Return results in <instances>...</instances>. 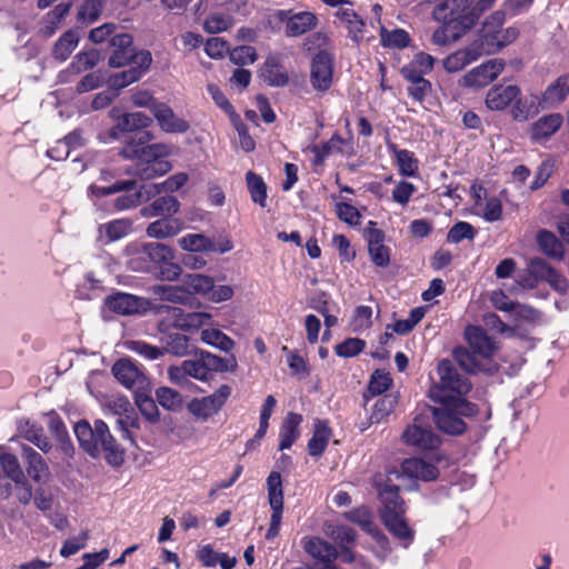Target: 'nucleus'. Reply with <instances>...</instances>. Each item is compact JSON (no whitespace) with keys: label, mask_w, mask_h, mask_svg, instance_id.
Instances as JSON below:
<instances>
[{"label":"nucleus","mask_w":569,"mask_h":569,"mask_svg":"<svg viewBox=\"0 0 569 569\" xmlns=\"http://www.w3.org/2000/svg\"><path fill=\"white\" fill-rule=\"evenodd\" d=\"M278 18L286 22L287 37H299L316 28L318 18L309 11L290 14V11H279Z\"/></svg>","instance_id":"a211bd4d"},{"label":"nucleus","mask_w":569,"mask_h":569,"mask_svg":"<svg viewBox=\"0 0 569 569\" xmlns=\"http://www.w3.org/2000/svg\"><path fill=\"white\" fill-rule=\"evenodd\" d=\"M48 428L50 432L62 442L66 452L72 449L71 442L68 440V432L61 418L56 413L49 415Z\"/></svg>","instance_id":"0e129e2a"},{"label":"nucleus","mask_w":569,"mask_h":569,"mask_svg":"<svg viewBox=\"0 0 569 569\" xmlns=\"http://www.w3.org/2000/svg\"><path fill=\"white\" fill-rule=\"evenodd\" d=\"M233 365L229 367L228 360L212 355L208 351H201L196 359H188L178 366L168 368L169 380L178 386H184L190 378L199 381H208L216 372H226L236 368L234 357H231Z\"/></svg>","instance_id":"39448f33"},{"label":"nucleus","mask_w":569,"mask_h":569,"mask_svg":"<svg viewBox=\"0 0 569 569\" xmlns=\"http://www.w3.org/2000/svg\"><path fill=\"white\" fill-rule=\"evenodd\" d=\"M540 109H542L541 96L539 97L536 93L521 96L520 93L513 100L511 117L516 121L523 122L537 116Z\"/></svg>","instance_id":"393cba45"},{"label":"nucleus","mask_w":569,"mask_h":569,"mask_svg":"<svg viewBox=\"0 0 569 569\" xmlns=\"http://www.w3.org/2000/svg\"><path fill=\"white\" fill-rule=\"evenodd\" d=\"M152 119L143 112H127L118 118L117 128L120 131H136L150 127Z\"/></svg>","instance_id":"58836bf2"},{"label":"nucleus","mask_w":569,"mask_h":569,"mask_svg":"<svg viewBox=\"0 0 569 569\" xmlns=\"http://www.w3.org/2000/svg\"><path fill=\"white\" fill-rule=\"evenodd\" d=\"M166 347L163 351H167L177 357H184L192 352V347L189 343V338L182 333H170L166 337Z\"/></svg>","instance_id":"864d4df0"},{"label":"nucleus","mask_w":569,"mask_h":569,"mask_svg":"<svg viewBox=\"0 0 569 569\" xmlns=\"http://www.w3.org/2000/svg\"><path fill=\"white\" fill-rule=\"evenodd\" d=\"M153 292L162 300L173 303H189L192 299L190 291L181 286H156Z\"/></svg>","instance_id":"37998d69"},{"label":"nucleus","mask_w":569,"mask_h":569,"mask_svg":"<svg viewBox=\"0 0 569 569\" xmlns=\"http://www.w3.org/2000/svg\"><path fill=\"white\" fill-rule=\"evenodd\" d=\"M465 338L469 349L457 348L453 351V357L459 366L469 373L496 372L498 367L491 362V358L499 349L498 342L477 326H468L465 330Z\"/></svg>","instance_id":"7ed1b4c3"},{"label":"nucleus","mask_w":569,"mask_h":569,"mask_svg":"<svg viewBox=\"0 0 569 569\" xmlns=\"http://www.w3.org/2000/svg\"><path fill=\"white\" fill-rule=\"evenodd\" d=\"M178 242L183 250L191 252H210V249H214V241L200 233L186 234Z\"/></svg>","instance_id":"c03bdc74"},{"label":"nucleus","mask_w":569,"mask_h":569,"mask_svg":"<svg viewBox=\"0 0 569 569\" xmlns=\"http://www.w3.org/2000/svg\"><path fill=\"white\" fill-rule=\"evenodd\" d=\"M79 43V34L74 30L66 31L53 47V58L59 61H66Z\"/></svg>","instance_id":"ea45409f"},{"label":"nucleus","mask_w":569,"mask_h":569,"mask_svg":"<svg viewBox=\"0 0 569 569\" xmlns=\"http://www.w3.org/2000/svg\"><path fill=\"white\" fill-rule=\"evenodd\" d=\"M127 348L140 355L147 360H156L163 356L164 351L156 346L149 345L146 341L133 340L127 342Z\"/></svg>","instance_id":"69168bd1"},{"label":"nucleus","mask_w":569,"mask_h":569,"mask_svg":"<svg viewBox=\"0 0 569 569\" xmlns=\"http://www.w3.org/2000/svg\"><path fill=\"white\" fill-rule=\"evenodd\" d=\"M134 402L141 415L151 422L159 420V410L154 400L150 396V388L148 390H140L134 393Z\"/></svg>","instance_id":"a18cd8bd"},{"label":"nucleus","mask_w":569,"mask_h":569,"mask_svg":"<svg viewBox=\"0 0 569 569\" xmlns=\"http://www.w3.org/2000/svg\"><path fill=\"white\" fill-rule=\"evenodd\" d=\"M376 487L378 488L379 498L382 502L380 515L387 511L406 512L405 501L399 495L398 486L385 485L381 487L380 483L376 482Z\"/></svg>","instance_id":"7c9ffc66"},{"label":"nucleus","mask_w":569,"mask_h":569,"mask_svg":"<svg viewBox=\"0 0 569 569\" xmlns=\"http://www.w3.org/2000/svg\"><path fill=\"white\" fill-rule=\"evenodd\" d=\"M442 26L437 28L431 37L432 42L436 46L445 47L450 42L458 41L462 36H457V31H459L455 24H449V22H441Z\"/></svg>","instance_id":"bf43d9fd"},{"label":"nucleus","mask_w":569,"mask_h":569,"mask_svg":"<svg viewBox=\"0 0 569 569\" xmlns=\"http://www.w3.org/2000/svg\"><path fill=\"white\" fill-rule=\"evenodd\" d=\"M246 180L251 200L264 208L267 206V186L262 178L252 171H248Z\"/></svg>","instance_id":"49530a36"},{"label":"nucleus","mask_w":569,"mask_h":569,"mask_svg":"<svg viewBox=\"0 0 569 569\" xmlns=\"http://www.w3.org/2000/svg\"><path fill=\"white\" fill-rule=\"evenodd\" d=\"M302 422V416L295 412H289L284 418L280 428L279 437V450L289 449L295 441L299 438L300 431L299 426Z\"/></svg>","instance_id":"c756f323"},{"label":"nucleus","mask_w":569,"mask_h":569,"mask_svg":"<svg viewBox=\"0 0 569 569\" xmlns=\"http://www.w3.org/2000/svg\"><path fill=\"white\" fill-rule=\"evenodd\" d=\"M187 181L188 174L184 172L172 174L162 183H153L148 186V189L146 190L147 198L149 199L151 196L159 194L162 191L174 192L183 187Z\"/></svg>","instance_id":"3c124183"},{"label":"nucleus","mask_w":569,"mask_h":569,"mask_svg":"<svg viewBox=\"0 0 569 569\" xmlns=\"http://www.w3.org/2000/svg\"><path fill=\"white\" fill-rule=\"evenodd\" d=\"M179 219L161 218L147 227V236L154 239H166L178 234L182 230Z\"/></svg>","instance_id":"473e14b6"},{"label":"nucleus","mask_w":569,"mask_h":569,"mask_svg":"<svg viewBox=\"0 0 569 569\" xmlns=\"http://www.w3.org/2000/svg\"><path fill=\"white\" fill-rule=\"evenodd\" d=\"M172 317L176 327L182 330L198 329L211 320V315L207 312H188L184 313L180 308H172Z\"/></svg>","instance_id":"72a5a7b5"},{"label":"nucleus","mask_w":569,"mask_h":569,"mask_svg":"<svg viewBox=\"0 0 569 569\" xmlns=\"http://www.w3.org/2000/svg\"><path fill=\"white\" fill-rule=\"evenodd\" d=\"M152 62V56L148 50H140L136 57L134 63L129 66L127 70L114 73L110 77V87L117 92L119 90L139 81L149 70Z\"/></svg>","instance_id":"9b49d317"},{"label":"nucleus","mask_w":569,"mask_h":569,"mask_svg":"<svg viewBox=\"0 0 569 569\" xmlns=\"http://www.w3.org/2000/svg\"><path fill=\"white\" fill-rule=\"evenodd\" d=\"M114 378L127 389L136 393L140 390H148L150 381L143 370L130 359L118 360L111 369Z\"/></svg>","instance_id":"9d476101"},{"label":"nucleus","mask_w":569,"mask_h":569,"mask_svg":"<svg viewBox=\"0 0 569 569\" xmlns=\"http://www.w3.org/2000/svg\"><path fill=\"white\" fill-rule=\"evenodd\" d=\"M104 305L109 310L123 316L146 312L150 308L149 300L124 292L108 296Z\"/></svg>","instance_id":"4468645a"},{"label":"nucleus","mask_w":569,"mask_h":569,"mask_svg":"<svg viewBox=\"0 0 569 569\" xmlns=\"http://www.w3.org/2000/svg\"><path fill=\"white\" fill-rule=\"evenodd\" d=\"M152 114L161 130L167 133H183L189 129V123L179 118L164 102L160 101L152 111Z\"/></svg>","instance_id":"412c9836"},{"label":"nucleus","mask_w":569,"mask_h":569,"mask_svg":"<svg viewBox=\"0 0 569 569\" xmlns=\"http://www.w3.org/2000/svg\"><path fill=\"white\" fill-rule=\"evenodd\" d=\"M268 501L271 508L270 526H281L283 512V488L279 471H271L267 478Z\"/></svg>","instance_id":"f3484780"},{"label":"nucleus","mask_w":569,"mask_h":569,"mask_svg":"<svg viewBox=\"0 0 569 569\" xmlns=\"http://www.w3.org/2000/svg\"><path fill=\"white\" fill-rule=\"evenodd\" d=\"M302 545L310 557L323 565H329L338 558L337 547L320 537H306Z\"/></svg>","instance_id":"4be33fe9"},{"label":"nucleus","mask_w":569,"mask_h":569,"mask_svg":"<svg viewBox=\"0 0 569 569\" xmlns=\"http://www.w3.org/2000/svg\"><path fill=\"white\" fill-rule=\"evenodd\" d=\"M343 139L339 134H333L330 140L320 146H312L311 152L315 154V164H321L327 157L333 152H341Z\"/></svg>","instance_id":"603ef678"},{"label":"nucleus","mask_w":569,"mask_h":569,"mask_svg":"<svg viewBox=\"0 0 569 569\" xmlns=\"http://www.w3.org/2000/svg\"><path fill=\"white\" fill-rule=\"evenodd\" d=\"M100 53L96 49L80 52L76 56L74 60L70 66V69L74 73H80L93 68L100 61Z\"/></svg>","instance_id":"13d9d810"},{"label":"nucleus","mask_w":569,"mask_h":569,"mask_svg":"<svg viewBox=\"0 0 569 569\" xmlns=\"http://www.w3.org/2000/svg\"><path fill=\"white\" fill-rule=\"evenodd\" d=\"M396 403L397 399L391 395L379 398L372 406L371 413L369 416V425L381 422L392 412Z\"/></svg>","instance_id":"5fc2aeb1"},{"label":"nucleus","mask_w":569,"mask_h":569,"mask_svg":"<svg viewBox=\"0 0 569 569\" xmlns=\"http://www.w3.org/2000/svg\"><path fill=\"white\" fill-rule=\"evenodd\" d=\"M405 512L387 511L381 513V520L389 532L408 548L415 539V530L409 527Z\"/></svg>","instance_id":"6ab92c4d"},{"label":"nucleus","mask_w":569,"mask_h":569,"mask_svg":"<svg viewBox=\"0 0 569 569\" xmlns=\"http://www.w3.org/2000/svg\"><path fill=\"white\" fill-rule=\"evenodd\" d=\"M71 9V3H59L44 18L43 32L47 36H52L62 20L68 16Z\"/></svg>","instance_id":"6e6d98bb"},{"label":"nucleus","mask_w":569,"mask_h":569,"mask_svg":"<svg viewBox=\"0 0 569 569\" xmlns=\"http://www.w3.org/2000/svg\"><path fill=\"white\" fill-rule=\"evenodd\" d=\"M131 229V223L124 219L113 220L99 226L100 238L106 237L107 242H112L126 237Z\"/></svg>","instance_id":"79ce46f5"},{"label":"nucleus","mask_w":569,"mask_h":569,"mask_svg":"<svg viewBox=\"0 0 569 569\" xmlns=\"http://www.w3.org/2000/svg\"><path fill=\"white\" fill-rule=\"evenodd\" d=\"M475 228L466 221H460L453 224L447 233V242L459 243L465 239L473 240L476 237Z\"/></svg>","instance_id":"680f3d73"},{"label":"nucleus","mask_w":569,"mask_h":569,"mask_svg":"<svg viewBox=\"0 0 569 569\" xmlns=\"http://www.w3.org/2000/svg\"><path fill=\"white\" fill-rule=\"evenodd\" d=\"M201 340L221 351L229 352L234 347V341L216 328H209L201 331Z\"/></svg>","instance_id":"de8ad7c7"},{"label":"nucleus","mask_w":569,"mask_h":569,"mask_svg":"<svg viewBox=\"0 0 569 569\" xmlns=\"http://www.w3.org/2000/svg\"><path fill=\"white\" fill-rule=\"evenodd\" d=\"M231 395V388L228 385L220 386L213 393L194 398L188 403L189 412L203 421L219 412Z\"/></svg>","instance_id":"1a4fd4ad"},{"label":"nucleus","mask_w":569,"mask_h":569,"mask_svg":"<svg viewBox=\"0 0 569 569\" xmlns=\"http://www.w3.org/2000/svg\"><path fill=\"white\" fill-rule=\"evenodd\" d=\"M401 473L409 479L431 481L438 477L439 471L431 462L420 458H409L401 463Z\"/></svg>","instance_id":"b1692460"},{"label":"nucleus","mask_w":569,"mask_h":569,"mask_svg":"<svg viewBox=\"0 0 569 569\" xmlns=\"http://www.w3.org/2000/svg\"><path fill=\"white\" fill-rule=\"evenodd\" d=\"M539 249L549 258L561 261L565 258L566 248L558 237L547 229H541L536 234Z\"/></svg>","instance_id":"cd10ccee"},{"label":"nucleus","mask_w":569,"mask_h":569,"mask_svg":"<svg viewBox=\"0 0 569 569\" xmlns=\"http://www.w3.org/2000/svg\"><path fill=\"white\" fill-rule=\"evenodd\" d=\"M231 26L232 18L222 13L211 14L203 22V29L208 33H219L228 30Z\"/></svg>","instance_id":"338daca9"},{"label":"nucleus","mask_w":569,"mask_h":569,"mask_svg":"<svg viewBox=\"0 0 569 569\" xmlns=\"http://www.w3.org/2000/svg\"><path fill=\"white\" fill-rule=\"evenodd\" d=\"M380 41L383 47L393 49H403L409 46V33L403 29L387 30L380 26Z\"/></svg>","instance_id":"8fccbe9b"},{"label":"nucleus","mask_w":569,"mask_h":569,"mask_svg":"<svg viewBox=\"0 0 569 569\" xmlns=\"http://www.w3.org/2000/svg\"><path fill=\"white\" fill-rule=\"evenodd\" d=\"M402 439L406 445L420 451L433 450L440 445V438L431 428L422 427L416 422L406 428L402 433Z\"/></svg>","instance_id":"dca6fc26"},{"label":"nucleus","mask_w":569,"mask_h":569,"mask_svg":"<svg viewBox=\"0 0 569 569\" xmlns=\"http://www.w3.org/2000/svg\"><path fill=\"white\" fill-rule=\"evenodd\" d=\"M100 295L99 281L88 274L83 282L77 287L76 297L80 300H93Z\"/></svg>","instance_id":"774afa93"},{"label":"nucleus","mask_w":569,"mask_h":569,"mask_svg":"<svg viewBox=\"0 0 569 569\" xmlns=\"http://www.w3.org/2000/svg\"><path fill=\"white\" fill-rule=\"evenodd\" d=\"M333 81V59L326 51H319L310 67V83L318 92H326Z\"/></svg>","instance_id":"f8f14e48"},{"label":"nucleus","mask_w":569,"mask_h":569,"mask_svg":"<svg viewBox=\"0 0 569 569\" xmlns=\"http://www.w3.org/2000/svg\"><path fill=\"white\" fill-rule=\"evenodd\" d=\"M562 122L563 118L560 113L543 116L532 123L530 138L533 141L546 140L560 129Z\"/></svg>","instance_id":"bb28decb"},{"label":"nucleus","mask_w":569,"mask_h":569,"mask_svg":"<svg viewBox=\"0 0 569 569\" xmlns=\"http://www.w3.org/2000/svg\"><path fill=\"white\" fill-rule=\"evenodd\" d=\"M520 94V88L516 84L493 86L486 96V106L492 111L507 109Z\"/></svg>","instance_id":"aec40b11"},{"label":"nucleus","mask_w":569,"mask_h":569,"mask_svg":"<svg viewBox=\"0 0 569 569\" xmlns=\"http://www.w3.org/2000/svg\"><path fill=\"white\" fill-rule=\"evenodd\" d=\"M126 264L134 272H154L162 280L174 281L181 273L179 264L172 262V250L160 242H133L124 249Z\"/></svg>","instance_id":"f03ea898"},{"label":"nucleus","mask_w":569,"mask_h":569,"mask_svg":"<svg viewBox=\"0 0 569 569\" xmlns=\"http://www.w3.org/2000/svg\"><path fill=\"white\" fill-rule=\"evenodd\" d=\"M170 148L163 143H153L139 148L127 146L121 154L124 158L136 159L132 173L142 180H150L166 174L171 164L164 158L169 154Z\"/></svg>","instance_id":"423d86ee"},{"label":"nucleus","mask_w":569,"mask_h":569,"mask_svg":"<svg viewBox=\"0 0 569 569\" xmlns=\"http://www.w3.org/2000/svg\"><path fill=\"white\" fill-rule=\"evenodd\" d=\"M505 21L502 11L493 12L483 23L477 39L485 54H493L503 47L512 43L519 37V30L515 27L500 29Z\"/></svg>","instance_id":"6e6552de"},{"label":"nucleus","mask_w":569,"mask_h":569,"mask_svg":"<svg viewBox=\"0 0 569 569\" xmlns=\"http://www.w3.org/2000/svg\"><path fill=\"white\" fill-rule=\"evenodd\" d=\"M180 203L173 196H163L157 198L152 203L141 209V214L146 218L158 216H172L178 212Z\"/></svg>","instance_id":"2f4dec72"},{"label":"nucleus","mask_w":569,"mask_h":569,"mask_svg":"<svg viewBox=\"0 0 569 569\" xmlns=\"http://www.w3.org/2000/svg\"><path fill=\"white\" fill-rule=\"evenodd\" d=\"M505 69L502 59H490L468 71L462 84L469 88H482L495 81Z\"/></svg>","instance_id":"ddd939ff"},{"label":"nucleus","mask_w":569,"mask_h":569,"mask_svg":"<svg viewBox=\"0 0 569 569\" xmlns=\"http://www.w3.org/2000/svg\"><path fill=\"white\" fill-rule=\"evenodd\" d=\"M263 80L273 87L286 86L289 81L288 74L282 70L276 57H268L261 70Z\"/></svg>","instance_id":"e433bc0d"},{"label":"nucleus","mask_w":569,"mask_h":569,"mask_svg":"<svg viewBox=\"0 0 569 569\" xmlns=\"http://www.w3.org/2000/svg\"><path fill=\"white\" fill-rule=\"evenodd\" d=\"M0 466L4 475L13 482L22 481L23 477H26L22 468L20 467L18 458L12 453L2 452L0 455Z\"/></svg>","instance_id":"4d7b16f0"},{"label":"nucleus","mask_w":569,"mask_h":569,"mask_svg":"<svg viewBox=\"0 0 569 569\" xmlns=\"http://www.w3.org/2000/svg\"><path fill=\"white\" fill-rule=\"evenodd\" d=\"M389 148L396 156L399 173L403 177H415L418 171V161L413 153L406 149H397L395 144Z\"/></svg>","instance_id":"a19ab883"},{"label":"nucleus","mask_w":569,"mask_h":569,"mask_svg":"<svg viewBox=\"0 0 569 569\" xmlns=\"http://www.w3.org/2000/svg\"><path fill=\"white\" fill-rule=\"evenodd\" d=\"M437 371L442 388L456 393L457 397L443 401L441 407L433 409L435 422L446 433L461 435L467 428L462 417H472L477 413L476 406L463 399L471 390V382L447 359L438 363Z\"/></svg>","instance_id":"f257e3e1"},{"label":"nucleus","mask_w":569,"mask_h":569,"mask_svg":"<svg viewBox=\"0 0 569 569\" xmlns=\"http://www.w3.org/2000/svg\"><path fill=\"white\" fill-rule=\"evenodd\" d=\"M323 532L330 538L338 547L355 546L357 542L356 531L346 525L326 521L323 523Z\"/></svg>","instance_id":"c85d7f7f"},{"label":"nucleus","mask_w":569,"mask_h":569,"mask_svg":"<svg viewBox=\"0 0 569 569\" xmlns=\"http://www.w3.org/2000/svg\"><path fill=\"white\" fill-rule=\"evenodd\" d=\"M74 433L81 448L92 458L103 455L112 466H120L123 462V450L104 421L96 420L91 427L88 421L81 420L76 423Z\"/></svg>","instance_id":"20e7f679"},{"label":"nucleus","mask_w":569,"mask_h":569,"mask_svg":"<svg viewBox=\"0 0 569 569\" xmlns=\"http://www.w3.org/2000/svg\"><path fill=\"white\" fill-rule=\"evenodd\" d=\"M342 517L358 525L363 531L375 536L378 533V529L373 522L372 512L365 506L353 508L342 513Z\"/></svg>","instance_id":"c9c22d12"},{"label":"nucleus","mask_w":569,"mask_h":569,"mask_svg":"<svg viewBox=\"0 0 569 569\" xmlns=\"http://www.w3.org/2000/svg\"><path fill=\"white\" fill-rule=\"evenodd\" d=\"M485 56L478 39H473L468 46L459 49L442 60L443 69L449 73H456L467 66L476 62Z\"/></svg>","instance_id":"2eb2a0df"},{"label":"nucleus","mask_w":569,"mask_h":569,"mask_svg":"<svg viewBox=\"0 0 569 569\" xmlns=\"http://www.w3.org/2000/svg\"><path fill=\"white\" fill-rule=\"evenodd\" d=\"M337 16L342 22L347 23L352 39L358 41L365 27L362 19L350 6L340 7Z\"/></svg>","instance_id":"09e8293b"},{"label":"nucleus","mask_w":569,"mask_h":569,"mask_svg":"<svg viewBox=\"0 0 569 569\" xmlns=\"http://www.w3.org/2000/svg\"><path fill=\"white\" fill-rule=\"evenodd\" d=\"M19 432L26 440L33 443L41 451L48 452L51 449V443L41 427L26 421L19 426Z\"/></svg>","instance_id":"4c0bfd02"},{"label":"nucleus","mask_w":569,"mask_h":569,"mask_svg":"<svg viewBox=\"0 0 569 569\" xmlns=\"http://www.w3.org/2000/svg\"><path fill=\"white\" fill-rule=\"evenodd\" d=\"M475 0H443L438 3L432 12L433 19L438 22H449L459 30L457 36H465L477 24V17L473 10Z\"/></svg>","instance_id":"0eeeda50"},{"label":"nucleus","mask_w":569,"mask_h":569,"mask_svg":"<svg viewBox=\"0 0 569 569\" xmlns=\"http://www.w3.org/2000/svg\"><path fill=\"white\" fill-rule=\"evenodd\" d=\"M156 398L159 405L167 410L173 411L178 409L182 403L181 395L169 387L158 388L156 390Z\"/></svg>","instance_id":"052dcab7"},{"label":"nucleus","mask_w":569,"mask_h":569,"mask_svg":"<svg viewBox=\"0 0 569 569\" xmlns=\"http://www.w3.org/2000/svg\"><path fill=\"white\" fill-rule=\"evenodd\" d=\"M330 437L331 430L328 423L323 420H316L313 435L308 442L309 453L312 457L321 456L328 446Z\"/></svg>","instance_id":"f704fd0d"},{"label":"nucleus","mask_w":569,"mask_h":569,"mask_svg":"<svg viewBox=\"0 0 569 569\" xmlns=\"http://www.w3.org/2000/svg\"><path fill=\"white\" fill-rule=\"evenodd\" d=\"M22 458L27 463L28 475L33 481L44 483L49 478V468L40 453L31 447H22Z\"/></svg>","instance_id":"a878e982"},{"label":"nucleus","mask_w":569,"mask_h":569,"mask_svg":"<svg viewBox=\"0 0 569 569\" xmlns=\"http://www.w3.org/2000/svg\"><path fill=\"white\" fill-rule=\"evenodd\" d=\"M569 96V73L559 76L541 93L542 110L560 106Z\"/></svg>","instance_id":"5701e85b"},{"label":"nucleus","mask_w":569,"mask_h":569,"mask_svg":"<svg viewBox=\"0 0 569 569\" xmlns=\"http://www.w3.org/2000/svg\"><path fill=\"white\" fill-rule=\"evenodd\" d=\"M213 279L204 274H189L184 280L187 290L193 293L208 296L209 290L212 289Z\"/></svg>","instance_id":"e2e57ef3"}]
</instances>
